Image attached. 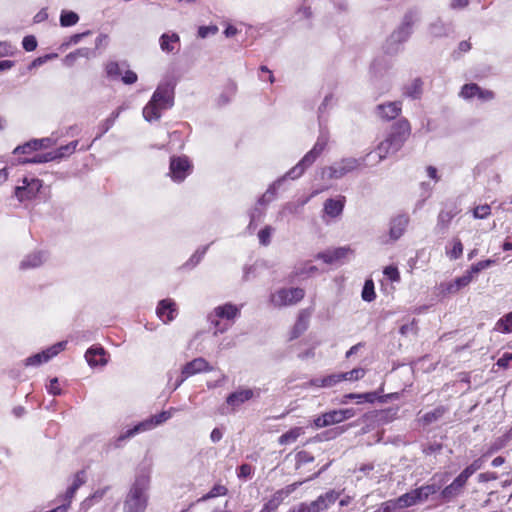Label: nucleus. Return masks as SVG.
<instances>
[{
    "mask_svg": "<svg viewBox=\"0 0 512 512\" xmlns=\"http://www.w3.org/2000/svg\"><path fill=\"white\" fill-rule=\"evenodd\" d=\"M411 132V124L406 118H400L393 123L385 138L375 148L378 160H384L400 151L410 138Z\"/></svg>",
    "mask_w": 512,
    "mask_h": 512,
    "instance_id": "1",
    "label": "nucleus"
},
{
    "mask_svg": "<svg viewBox=\"0 0 512 512\" xmlns=\"http://www.w3.org/2000/svg\"><path fill=\"white\" fill-rule=\"evenodd\" d=\"M149 486V477H138L133 483L124 503L126 512H144L147 507L145 495Z\"/></svg>",
    "mask_w": 512,
    "mask_h": 512,
    "instance_id": "2",
    "label": "nucleus"
},
{
    "mask_svg": "<svg viewBox=\"0 0 512 512\" xmlns=\"http://www.w3.org/2000/svg\"><path fill=\"white\" fill-rule=\"evenodd\" d=\"M239 314V308L231 303L215 307L209 315V320L215 329V333H223L228 328L227 324L222 325L221 320L233 321Z\"/></svg>",
    "mask_w": 512,
    "mask_h": 512,
    "instance_id": "3",
    "label": "nucleus"
},
{
    "mask_svg": "<svg viewBox=\"0 0 512 512\" xmlns=\"http://www.w3.org/2000/svg\"><path fill=\"white\" fill-rule=\"evenodd\" d=\"M305 297V290L299 287L281 288L270 295V302L275 307L292 306Z\"/></svg>",
    "mask_w": 512,
    "mask_h": 512,
    "instance_id": "4",
    "label": "nucleus"
},
{
    "mask_svg": "<svg viewBox=\"0 0 512 512\" xmlns=\"http://www.w3.org/2000/svg\"><path fill=\"white\" fill-rule=\"evenodd\" d=\"M356 415L354 408H345L325 412L313 420L315 428L320 429L333 424L341 423Z\"/></svg>",
    "mask_w": 512,
    "mask_h": 512,
    "instance_id": "5",
    "label": "nucleus"
},
{
    "mask_svg": "<svg viewBox=\"0 0 512 512\" xmlns=\"http://www.w3.org/2000/svg\"><path fill=\"white\" fill-rule=\"evenodd\" d=\"M192 170L193 165L187 156H172L170 158L169 174L173 181H184L191 174Z\"/></svg>",
    "mask_w": 512,
    "mask_h": 512,
    "instance_id": "6",
    "label": "nucleus"
},
{
    "mask_svg": "<svg viewBox=\"0 0 512 512\" xmlns=\"http://www.w3.org/2000/svg\"><path fill=\"white\" fill-rule=\"evenodd\" d=\"M365 164V158H344L326 169L331 179H338L345 176Z\"/></svg>",
    "mask_w": 512,
    "mask_h": 512,
    "instance_id": "7",
    "label": "nucleus"
},
{
    "mask_svg": "<svg viewBox=\"0 0 512 512\" xmlns=\"http://www.w3.org/2000/svg\"><path fill=\"white\" fill-rule=\"evenodd\" d=\"M43 186L42 180L37 178H23L22 185L15 188V196L20 202L34 199Z\"/></svg>",
    "mask_w": 512,
    "mask_h": 512,
    "instance_id": "8",
    "label": "nucleus"
},
{
    "mask_svg": "<svg viewBox=\"0 0 512 512\" xmlns=\"http://www.w3.org/2000/svg\"><path fill=\"white\" fill-rule=\"evenodd\" d=\"M353 252L354 251L349 246H343L319 252L315 258L322 260L328 265L341 264L349 255H352Z\"/></svg>",
    "mask_w": 512,
    "mask_h": 512,
    "instance_id": "9",
    "label": "nucleus"
},
{
    "mask_svg": "<svg viewBox=\"0 0 512 512\" xmlns=\"http://www.w3.org/2000/svg\"><path fill=\"white\" fill-rule=\"evenodd\" d=\"M212 370H213L212 366L208 363V361H206V359H204L202 357L195 358L183 366V368L181 370L182 377H181L179 383L177 384V386H179L184 380H186L187 378H189L195 374H198L201 372H210Z\"/></svg>",
    "mask_w": 512,
    "mask_h": 512,
    "instance_id": "10",
    "label": "nucleus"
},
{
    "mask_svg": "<svg viewBox=\"0 0 512 512\" xmlns=\"http://www.w3.org/2000/svg\"><path fill=\"white\" fill-rule=\"evenodd\" d=\"M255 397V391L251 388L240 387L226 397V404L231 412H235L241 405Z\"/></svg>",
    "mask_w": 512,
    "mask_h": 512,
    "instance_id": "11",
    "label": "nucleus"
},
{
    "mask_svg": "<svg viewBox=\"0 0 512 512\" xmlns=\"http://www.w3.org/2000/svg\"><path fill=\"white\" fill-rule=\"evenodd\" d=\"M66 342H58L48 349L37 353L33 356H30L26 359V366L39 365L45 362H48L54 356L58 355L61 351L65 349Z\"/></svg>",
    "mask_w": 512,
    "mask_h": 512,
    "instance_id": "12",
    "label": "nucleus"
},
{
    "mask_svg": "<svg viewBox=\"0 0 512 512\" xmlns=\"http://www.w3.org/2000/svg\"><path fill=\"white\" fill-rule=\"evenodd\" d=\"M156 314L163 323L168 324L172 322L178 314L177 304L170 298L163 299L159 301L157 305Z\"/></svg>",
    "mask_w": 512,
    "mask_h": 512,
    "instance_id": "13",
    "label": "nucleus"
},
{
    "mask_svg": "<svg viewBox=\"0 0 512 512\" xmlns=\"http://www.w3.org/2000/svg\"><path fill=\"white\" fill-rule=\"evenodd\" d=\"M311 311L309 309H302L299 311L297 320L288 334V341H293L299 338L309 327V320Z\"/></svg>",
    "mask_w": 512,
    "mask_h": 512,
    "instance_id": "14",
    "label": "nucleus"
},
{
    "mask_svg": "<svg viewBox=\"0 0 512 512\" xmlns=\"http://www.w3.org/2000/svg\"><path fill=\"white\" fill-rule=\"evenodd\" d=\"M295 489V484L287 486L285 489L277 490L271 497L268 499L262 509L259 512H275L281 503L284 501L285 497H287L291 492Z\"/></svg>",
    "mask_w": 512,
    "mask_h": 512,
    "instance_id": "15",
    "label": "nucleus"
},
{
    "mask_svg": "<svg viewBox=\"0 0 512 512\" xmlns=\"http://www.w3.org/2000/svg\"><path fill=\"white\" fill-rule=\"evenodd\" d=\"M174 100V93L173 90L169 88L168 85L165 86H159L154 91L151 99L149 101L153 103H157L159 107L163 108L164 110L172 107Z\"/></svg>",
    "mask_w": 512,
    "mask_h": 512,
    "instance_id": "16",
    "label": "nucleus"
},
{
    "mask_svg": "<svg viewBox=\"0 0 512 512\" xmlns=\"http://www.w3.org/2000/svg\"><path fill=\"white\" fill-rule=\"evenodd\" d=\"M319 156L314 153L312 150L308 151L304 157L287 172V177L290 179H297L307 168H309L318 158Z\"/></svg>",
    "mask_w": 512,
    "mask_h": 512,
    "instance_id": "17",
    "label": "nucleus"
},
{
    "mask_svg": "<svg viewBox=\"0 0 512 512\" xmlns=\"http://www.w3.org/2000/svg\"><path fill=\"white\" fill-rule=\"evenodd\" d=\"M346 197L339 195L336 198H329L324 202L323 211L330 218H336L343 212Z\"/></svg>",
    "mask_w": 512,
    "mask_h": 512,
    "instance_id": "18",
    "label": "nucleus"
},
{
    "mask_svg": "<svg viewBox=\"0 0 512 512\" xmlns=\"http://www.w3.org/2000/svg\"><path fill=\"white\" fill-rule=\"evenodd\" d=\"M378 115L383 120L396 119L402 111V103L400 101L387 102L377 106Z\"/></svg>",
    "mask_w": 512,
    "mask_h": 512,
    "instance_id": "19",
    "label": "nucleus"
},
{
    "mask_svg": "<svg viewBox=\"0 0 512 512\" xmlns=\"http://www.w3.org/2000/svg\"><path fill=\"white\" fill-rule=\"evenodd\" d=\"M456 214L457 212L454 210H441L437 216L436 232L439 234L446 233Z\"/></svg>",
    "mask_w": 512,
    "mask_h": 512,
    "instance_id": "20",
    "label": "nucleus"
},
{
    "mask_svg": "<svg viewBox=\"0 0 512 512\" xmlns=\"http://www.w3.org/2000/svg\"><path fill=\"white\" fill-rule=\"evenodd\" d=\"M155 427L154 423H153V420L151 419V417L149 419H146L140 423H138L137 425H135L133 428L131 429H128L125 433H123L122 435H120L118 438H117V443L118 445L130 438V437H133L134 435H136L137 433H140V432H144V431H148V430H151Z\"/></svg>",
    "mask_w": 512,
    "mask_h": 512,
    "instance_id": "21",
    "label": "nucleus"
},
{
    "mask_svg": "<svg viewBox=\"0 0 512 512\" xmlns=\"http://www.w3.org/2000/svg\"><path fill=\"white\" fill-rule=\"evenodd\" d=\"M46 141H47L46 139H33V140H30V141L24 143L23 145L17 146L13 150V154L14 155H20V154H23V155L27 154L28 155V154H30L32 152L39 151L42 148L46 147V145H45Z\"/></svg>",
    "mask_w": 512,
    "mask_h": 512,
    "instance_id": "22",
    "label": "nucleus"
},
{
    "mask_svg": "<svg viewBox=\"0 0 512 512\" xmlns=\"http://www.w3.org/2000/svg\"><path fill=\"white\" fill-rule=\"evenodd\" d=\"M342 382L341 373H334L324 377L313 378L309 381V386L317 388L333 387Z\"/></svg>",
    "mask_w": 512,
    "mask_h": 512,
    "instance_id": "23",
    "label": "nucleus"
},
{
    "mask_svg": "<svg viewBox=\"0 0 512 512\" xmlns=\"http://www.w3.org/2000/svg\"><path fill=\"white\" fill-rule=\"evenodd\" d=\"M408 223L409 218L407 216L399 215L395 217L391 221L390 237L395 240L400 238L403 235Z\"/></svg>",
    "mask_w": 512,
    "mask_h": 512,
    "instance_id": "24",
    "label": "nucleus"
},
{
    "mask_svg": "<svg viewBox=\"0 0 512 512\" xmlns=\"http://www.w3.org/2000/svg\"><path fill=\"white\" fill-rule=\"evenodd\" d=\"M447 412H448V407L440 405V406H437L434 410L426 412L425 414H423L420 417L419 421L423 425L427 426V425H430V424H432L434 422L439 421L441 418H443V416Z\"/></svg>",
    "mask_w": 512,
    "mask_h": 512,
    "instance_id": "25",
    "label": "nucleus"
},
{
    "mask_svg": "<svg viewBox=\"0 0 512 512\" xmlns=\"http://www.w3.org/2000/svg\"><path fill=\"white\" fill-rule=\"evenodd\" d=\"M392 500L396 506V509L408 508L416 505L417 503H421L415 489Z\"/></svg>",
    "mask_w": 512,
    "mask_h": 512,
    "instance_id": "26",
    "label": "nucleus"
},
{
    "mask_svg": "<svg viewBox=\"0 0 512 512\" xmlns=\"http://www.w3.org/2000/svg\"><path fill=\"white\" fill-rule=\"evenodd\" d=\"M85 358L91 366H97L106 363L105 351L102 347L89 348L85 354Z\"/></svg>",
    "mask_w": 512,
    "mask_h": 512,
    "instance_id": "27",
    "label": "nucleus"
},
{
    "mask_svg": "<svg viewBox=\"0 0 512 512\" xmlns=\"http://www.w3.org/2000/svg\"><path fill=\"white\" fill-rule=\"evenodd\" d=\"M180 43V37L176 33L172 34H163L160 37V47L162 51L170 53L175 50V46L179 45Z\"/></svg>",
    "mask_w": 512,
    "mask_h": 512,
    "instance_id": "28",
    "label": "nucleus"
},
{
    "mask_svg": "<svg viewBox=\"0 0 512 512\" xmlns=\"http://www.w3.org/2000/svg\"><path fill=\"white\" fill-rule=\"evenodd\" d=\"M163 110L157 103L149 101L143 108V117L149 122L157 121L160 119Z\"/></svg>",
    "mask_w": 512,
    "mask_h": 512,
    "instance_id": "29",
    "label": "nucleus"
},
{
    "mask_svg": "<svg viewBox=\"0 0 512 512\" xmlns=\"http://www.w3.org/2000/svg\"><path fill=\"white\" fill-rule=\"evenodd\" d=\"M472 280L473 276L466 271L464 275L457 277L453 282L448 284L447 291L449 293L458 292L460 289L468 286Z\"/></svg>",
    "mask_w": 512,
    "mask_h": 512,
    "instance_id": "30",
    "label": "nucleus"
},
{
    "mask_svg": "<svg viewBox=\"0 0 512 512\" xmlns=\"http://www.w3.org/2000/svg\"><path fill=\"white\" fill-rule=\"evenodd\" d=\"M441 489V484H426L419 488H416V493L421 502L428 500V498L434 494H436Z\"/></svg>",
    "mask_w": 512,
    "mask_h": 512,
    "instance_id": "31",
    "label": "nucleus"
},
{
    "mask_svg": "<svg viewBox=\"0 0 512 512\" xmlns=\"http://www.w3.org/2000/svg\"><path fill=\"white\" fill-rule=\"evenodd\" d=\"M450 244L452 245V247L450 249L448 247H446V256L450 260L459 259L463 255V249H464L460 238L454 237L451 240Z\"/></svg>",
    "mask_w": 512,
    "mask_h": 512,
    "instance_id": "32",
    "label": "nucleus"
},
{
    "mask_svg": "<svg viewBox=\"0 0 512 512\" xmlns=\"http://www.w3.org/2000/svg\"><path fill=\"white\" fill-rule=\"evenodd\" d=\"M227 494L228 488L221 483H216L208 493L204 494L201 498L198 499V502H204L212 498L225 496Z\"/></svg>",
    "mask_w": 512,
    "mask_h": 512,
    "instance_id": "33",
    "label": "nucleus"
},
{
    "mask_svg": "<svg viewBox=\"0 0 512 512\" xmlns=\"http://www.w3.org/2000/svg\"><path fill=\"white\" fill-rule=\"evenodd\" d=\"M303 434V430L301 427H294L290 429L289 431L285 432L279 437V443L281 445H286L289 443L295 442L298 437Z\"/></svg>",
    "mask_w": 512,
    "mask_h": 512,
    "instance_id": "34",
    "label": "nucleus"
},
{
    "mask_svg": "<svg viewBox=\"0 0 512 512\" xmlns=\"http://www.w3.org/2000/svg\"><path fill=\"white\" fill-rule=\"evenodd\" d=\"M422 86V80L420 78H416L413 80L410 86L405 88L404 94L413 99H417L422 94Z\"/></svg>",
    "mask_w": 512,
    "mask_h": 512,
    "instance_id": "35",
    "label": "nucleus"
},
{
    "mask_svg": "<svg viewBox=\"0 0 512 512\" xmlns=\"http://www.w3.org/2000/svg\"><path fill=\"white\" fill-rule=\"evenodd\" d=\"M361 297L366 302H372L376 299L375 286L372 279L365 280Z\"/></svg>",
    "mask_w": 512,
    "mask_h": 512,
    "instance_id": "36",
    "label": "nucleus"
},
{
    "mask_svg": "<svg viewBox=\"0 0 512 512\" xmlns=\"http://www.w3.org/2000/svg\"><path fill=\"white\" fill-rule=\"evenodd\" d=\"M89 53H90V50L88 48L77 49L76 51L71 52V53H69L68 55L65 56L64 63H65L66 66L71 67V66H73L75 64L76 60L79 57L88 58Z\"/></svg>",
    "mask_w": 512,
    "mask_h": 512,
    "instance_id": "37",
    "label": "nucleus"
},
{
    "mask_svg": "<svg viewBox=\"0 0 512 512\" xmlns=\"http://www.w3.org/2000/svg\"><path fill=\"white\" fill-rule=\"evenodd\" d=\"M79 21V16L73 11L63 10L60 15V24L63 27H70Z\"/></svg>",
    "mask_w": 512,
    "mask_h": 512,
    "instance_id": "38",
    "label": "nucleus"
},
{
    "mask_svg": "<svg viewBox=\"0 0 512 512\" xmlns=\"http://www.w3.org/2000/svg\"><path fill=\"white\" fill-rule=\"evenodd\" d=\"M496 329L502 333L512 332V312L505 314L497 321Z\"/></svg>",
    "mask_w": 512,
    "mask_h": 512,
    "instance_id": "39",
    "label": "nucleus"
},
{
    "mask_svg": "<svg viewBox=\"0 0 512 512\" xmlns=\"http://www.w3.org/2000/svg\"><path fill=\"white\" fill-rule=\"evenodd\" d=\"M463 488H461L459 485L455 484L453 481L450 485L446 486L442 492L441 496L445 500H450L452 498H455L462 492Z\"/></svg>",
    "mask_w": 512,
    "mask_h": 512,
    "instance_id": "40",
    "label": "nucleus"
},
{
    "mask_svg": "<svg viewBox=\"0 0 512 512\" xmlns=\"http://www.w3.org/2000/svg\"><path fill=\"white\" fill-rule=\"evenodd\" d=\"M366 374L363 368H354L351 371L341 373L342 381H358L362 379Z\"/></svg>",
    "mask_w": 512,
    "mask_h": 512,
    "instance_id": "41",
    "label": "nucleus"
},
{
    "mask_svg": "<svg viewBox=\"0 0 512 512\" xmlns=\"http://www.w3.org/2000/svg\"><path fill=\"white\" fill-rule=\"evenodd\" d=\"M479 92V85L476 83H469L462 86L460 96L464 99H471L477 97Z\"/></svg>",
    "mask_w": 512,
    "mask_h": 512,
    "instance_id": "42",
    "label": "nucleus"
},
{
    "mask_svg": "<svg viewBox=\"0 0 512 512\" xmlns=\"http://www.w3.org/2000/svg\"><path fill=\"white\" fill-rule=\"evenodd\" d=\"M494 264H495V261L491 260V259L481 260L475 264H472L471 267L469 268V270H467V271L470 275L473 276L474 274H478L482 270L487 269Z\"/></svg>",
    "mask_w": 512,
    "mask_h": 512,
    "instance_id": "43",
    "label": "nucleus"
},
{
    "mask_svg": "<svg viewBox=\"0 0 512 512\" xmlns=\"http://www.w3.org/2000/svg\"><path fill=\"white\" fill-rule=\"evenodd\" d=\"M329 142V137L327 134H320L317 138L314 146L312 147V151L320 156L323 151L326 149Z\"/></svg>",
    "mask_w": 512,
    "mask_h": 512,
    "instance_id": "44",
    "label": "nucleus"
},
{
    "mask_svg": "<svg viewBox=\"0 0 512 512\" xmlns=\"http://www.w3.org/2000/svg\"><path fill=\"white\" fill-rule=\"evenodd\" d=\"M54 157L50 154V153H47V154H43V155H35L31 158L29 157H23V158H19V163L20 164H27V163H45V162H48L50 160H52Z\"/></svg>",
    "mask_w": 512,
    "mask_h": 512,
    "instance_id": "45",
    "label": "nucleus"
},
{
    "mask_svg": "<svg viewBox=\"0 0 512 512\" xmlns=\"http://www.w3.org/2000/svg\"><path fill=\"white\" fill-rule=\"evenodd\" d=\"M78 144H79V141L74 140V141H71L70 143H68L67 145L60 146L57 149V156L64 157V156L71 155L72 153L75 152Z\"/></svg>",
    "mask_w": 512,
    "mask_h": 512,
    "instance_id": "46",
    "label": "nucleus"
},
{
    "mask_svg": "<svg viewBox=\"0 0 512 512\" xmlns=\"http://www.w3.org/2000/svg\"><path fill=\"white\" fill-rule=\"evenodd\" d=\"M491 214V207L488 204L476 206L473 210V216L476 219H485Z\"/></svg>",
    "mask_w": 512,
    "mask_h": 512,
    "instance_id": "47",
    "label": "nucleus"
},
{
    "mask_svg": "<svg viewBox=\"0 0 512 512\" xmlns=\"http://www.w3.org/2000/svg\"><path fill=\"white\" fill-rule=\"evenodd\" d=\"M340 493L336 492L335 490H330L326 492L325 494H322L319 496V498L323 501L325 504L326 509L339 498Z\"/></svg>",
    "mask_w": 512,
    "mask_h": 512,
    "instance_id": "48",
    "label": "nucleus"
},
{
    "mask_svg": "<svg viewBox=\"0 0 512 512\" xmlns=\"http://www.w3.org/2000/svg\"><path fill=\"white\" fill-rule=\"evenodd\" d=\"M105 72L108 77L116 78L121 75V69L117 62L111 61L105 65Z\"/></svg>",
    "mask_w": 512,
    "mask_h": 512,
    "instance_id": "49",
    "label": "nucleus"
},
{
    "mask_svg": "<svg viewBox=\"0 0 512 512\" xmlns=\"http://www.w3.org/2000/svg\"><path fill=\"white\" fill-rule=\"evenodd\" d=\"M383 273L391 282L400 281V273L396 266L390 265L385 267Z\"/></svg>",
    "mask_w": 512,
    "mask_h": 512,
    "instance_id": "50",
    "label": "nucleus"
},
{
    "mask_svg": "<svg viewBox=\"0 0 512 512\" xmlns=\"http://www.w3.org/2000/svg\"><path fill=\"white\" fill-rule=\"evenodd\" d=\"M253 474V467L250 464H242L237 469V476L242 479L250 478Z\"/></svg>",
    "mask_w": 512,
    "mask_h": 512,
    "instance_id": "51",
    "label": "nucleus"
},
{
    "mask_svg": "<svg viewBox=\"0 0 512 512\" xmlns=\"http://www.w3.org/2000/svg\"><path fill=\"white\" fill-rule=\"evenodd\" d=\"M42 263V256L40 253L29 256L25 261L22 262V267H36Z\"/></svg>",
    "mask_w": 512,
    "mask_h": 512,
    "instance_id": "52",
    "label": "nucleus"
},
{
    "mask_svg": "<svg viewBox=\"0 0 512 512\" xmlns=\"http://www.w3.org/2000/svg\"><path fill=\"white\" fill-rule=\"evenodd\" d=\"M218 32V27L215 25L200 26L198 29V36L200 38H206L209 35H214Z\"/></svg>",
    "mask_w": 512,
    "mask_h": 512,
    "instance_id": "53",
    "label": "nucleus"
},
{
    "mask_svg": "<svg viewBox=\"0 0 512 512\" xmlns=\"http://www.w3.org/2000/svg\"><path fill=\"white\" fill-rule=\"evenodd\" d=\"M23 48L28 51H34L37 48V40L34 36H25L22 41Z\"/></svg>",
    "mask_w": 512,
    "mask_h": 512,
    "instance_id": "54",
    "label": "nucleus"
},
{
    "mask_svg": "<svg viewBox=\"0 0 512 512\" xmlns=\"http://www.w3.org/2000/svg\"><path fill=\"white\" fill-rule=\"evenodd\" d=\"M271 231L272 229L269 226H266L259 231L258 238L262 245H268L270 243Z\"/></svg>",
    "mask_w": 512,
    "mask_h": 512,
    "instance_id": "55",
    "label": "nucleus"
},
{
    "mask_svg": "<svg viewBox=\"0 0 512 512\" xmlns=\"http://www.w3.org/2000/svg\"><path fill=\"white\" fill-rule=\"evenodd\" d=\"M85 482H86L85 470L78 471L74 476V480H73L71 487L75 488V490H78Z\"/></svg>",
    "mask_w": 512,
    "mask_h": 512,
    "instance_id": "56",
    "label": "nucleus"
},
{
    "mask_svg": "<svg viewBox=\"0 0 512 512\" xmlns=\"http://www.w3.org/2000/svg\"><path fill=\"white\" fill-rule=\"evenodd\" d=\"M76 492H77V490H75V488H72L71 486L68 487L66 492L63 495L59 496V499H61V501H63L62 504H68L70 506L72 500L75 497Z\"/></svg>",
    "mask_w": 512,
    "mask_h": 512,
    "instance_id": "57",
    "label": "nucleus"
},
{
    "mask_svg": "<svg viewBox=\"0 0 512 512\" xmlns=\"http://www.w3.org/2000/svg\"><path fill=\"white\" fill-rule=\"evenodd\" d=\"M512 362V353H504L498 360L496 365L500 368L507 369Z\"/></svg>",
    "mask_w": 512,
    "mask_h": 512,
    "instance_id": "58",
    "label": "nucleus"
},
{
    "mask_svg": "<svg viewBox=\"0 0 512 512\" xmlns=\"http://www.w3.org/2000/svg\"><path fill=\"white\" fill-rule=\"evenodd\" d=\"M170 417L171 413L169 411H162L161 413L152 416L151 419L153 420V423L156 427L167 421Z\"/></svg>",
    "mask_w": 512,
    "mask_h": 512,
    "instance_id": "59",
    "label": "nucleus"
},
{
    "mask_svg": "<svg viewBox=\"0 0 512 512\" xmlns=\"http://www.w3.org/2000/svg\"><path fill=\"white\" fill-rule=\"evenodd\" d=\"M310 512H321L326 510L325 504L318 497L316 500L312 501L310 504H307Z\"/></svg>",
    "mask_w": 512,
    "mask_h": 512,
    "instance_id": "60",
    "label": "nucleus"
},
{
    "mask_svg": "<svg viewBox=\"0 0 512 512\" xmlns=\"http://www.w3.org/2000/svg\"><path fill=\"white\" fill-rule=\"evenodd\" d=\"M138 80L137 74L132 70H126L124 75L122 76V81L124 84L131 85L136 83Z\"/></svg>",
    "mask_w": 512,
    "mask_h": 512,
    "instance_id": "61",
    "label": "nucleus"
},
{
    "mask_svg": "<svg viewBox=\"0 0 512 512\" xmlns=\"http://www.w3.org/2000/svg\"><path fill=\"white\" fill-rule=\"evenodd\" d=\"M396 509V506L393 500H387L382 502L379 507L374 512H393Z\"/></svg>",
    "mask_w": 512,
    "mask_h": 512,
    "instance_id": "62",
    "label": "nucleus"
},
{
    "mask_svg": "<svg viewBox=\"0 0 512 512\" xmlns=\"http://www.w3.org/2000/svg\"><path fill=\"white\" fill-rule=\"evenodd\" d=\"M477 97L479 100L481 101H491L494 99L495 97V94L493 91L491 90H487V89H482L480 86H479V92L477 94Z\"/></svg>",
    "mask_w": 512,
    "mask_h": 512,
    "instance_id": "63",
    "label": "nucleus"
},
{
    "mask_svg": "<svg viewBox=\"0 0 512 512\" xmlns=\"http://www.w3.org/2000/svg\"><path fill=\"white\" fill-rule=\"evenodd\" d=\"M47 390L50 394H53V395L61 394V388H60V384H59V381L57 378H53L50 380V383L47 386Z\"/></svg>",
    "mask_w": 512,
    "mask_h": 512,
    "instance_id": "64",
    "label": "nucleus"
}]
</instances>
